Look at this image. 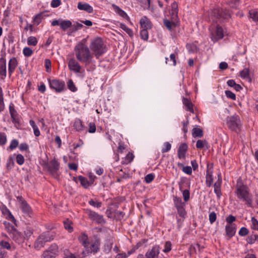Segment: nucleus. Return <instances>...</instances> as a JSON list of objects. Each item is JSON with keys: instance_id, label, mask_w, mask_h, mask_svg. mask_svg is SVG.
I'll return each mask as SVG.
<instances>
[{"instance_id": "9b49d317", "label": "nucleus", "mask_w": 258, "mask_h": 258, "mask_svg": "<svg viewBox=\"0 0 258 258\" xmlns=\"http://www.w3.org/2000/svg\"><path fill=\"white\" fill-rule=\"evenodd\" d=\"M86 214L92 221L94 222L97 224H103L105 223V220H104L103 216L95 211L89 209H86Z\"/></svg>"}, {"instance_id": "423d86ee", "label": "nucleus", "mask_w": 258, "mask_h": 258, "mask_svg": "<svg viewBox=\"0 0 258 258\" xmlns=\"http://www.w3.org/2000/svg\"><path fill=\"white\" fill-rule=\"evenodd\" d=\"M226 124L229 129L237 132L241 125V121L238 115L234 114L226 118Z\"/></svg>"}, {"instance_id": "bb28decb", "label": "nucleus", "mask_w": 258, "mask_h": 258, "mask_svg": "<svg viewBox=\"0 0 258 258\" xmlns=\"http://www.w3.org/2000/svg\"><path fill=\"white\" fill-rule=\"evenodd\" d=\"M79 242L85 248L88 246L89 243L88 235L85 233H82L78 237Z\"/></svg>"}, {"instance_id": "412c9836", "label": "nucleus", "mask_w": 258, "mask_h": 258, "mask_svg": "<svg viewBox=\"0 0 258 258\" xmlns=\"http://www.w3.org/2000/svg\"><path fill=\"white\" fill-rule=\"evenodd\" d=\"M187 149L188 146L186 143H182L180 144L177 151L178 157L180 159H184Z\"/></svg>"}, {"instance_id": "20e7f679", "label": "nucleus", "mask_w": 258, "mask_h": 258, "mask_svg": "<svg viewBox=\"0 0 258 258\" xmlns=\"http://www.w3.org/2000/svg\"><path fill=\"white\" fill-rule=\"evenodd\" d=\"M90 48L94 52L96 58H98L106 51V47L104 42L99 37L95 38L91 40Z\"/></svg>"}, {"instance_id": "774afa93", "label": "nucleus", "mask_w": 258, "mask_h": 258, "mask_svg": "<svg viewBox=\"0 0 258 258\" xmlns=\"http://www.w3.org/2000/svg\"><path fill=\"white\" fill-rule=\"evenodd\" d=\"M154 175L153 174H148L145 176V181L146 182V183H149L154 180Z\"/></svg>"}, {"instance_id": "f3484780", "label": "nucleus", "mask_w": 258, "mask_h": 258, "mask_svg": "<svg viewBox=\"0 0 258 258\" xmlns=\"http://www.w3.org/2000/svg\"><path fill=\"white\" fill-rule=\"evenodd\" d=\"M236 227L235 224H227L225 226L226 237L229 240L235 234Z\"/></svg>"}, {"instance_id": "79ce46f5", "label": "nucleus", "mask_w": 258, "mask_h": 258, "mask_svg": "<svg viewBox=\"0 0 258 258\" xmlns=\"http://www.w3.org/2000/svg\"><path fill=\"white\" fill-rule=\"evenodd\" d=\"M33 229L31 227H28L24 231L25 240L28 239L33 233Z\"/></svg>"}, {"instance_id": "ddd939ff", "label": "nucleus", "mask_w": 258, "mask_h": 258, "mask_svg": "<svg viewBox=\"0 0 258 258\" xmlns=\"http://www.w3.org/2000/svg\"><path fill=\"white\" fill-rule=\"evenodd\" d=\"M77 60L74 58H71L69 60L68 68L70 71L75 73H80L82 67Z\"/></svg>"}, {"instance_id": "a19ab883", "label": "nucleus", "mask_w": 258, "mask_h": 258, "mask_svg": "<svg viewBox=\"0 0 258 258\" xmlns=\"http://www.w3.org/2000/svg\"><path fill=\"white\" fill-rule=\"evenodd\" d=\"M120 28L124 30L130 36H133L134 33L133 30L126 26L124 24L121 23L120 24Z\"/></svg>"}, {"instance_id": "f03ea898", "label": "nucleus", "mask_w": 258, "mask_h": 258, "mask_svg": "<svg viewBox=\"0 0 258 258\" xmlns=\"http://www.w3.org/2000/svg\"><path fill=\"white\" fill-rule=\"evenodd\" d=\"M77 59L86 65L90 64L92 61L93 54L91 52L89 48L84 43L80 42L74 48Z\"/></svg>"}, {"instance_id": "f8f14e48", "label": "nucleus", "mask_w": 258, "mask_h": 258, "mask_svg": "<svg viewBox=\"0 0 258 258\" xmlns=\"http://www.w3.org/2000/svg\"><path fill=\"white\" fill-rule=\"evenodd\" d=\"M223 37V30L219 25H217L215 29L211 30V38L214 42H217L218 40L222 39Z\"/></svg>"}, {"instance_id": "c9c22d12", "label": "nucleus", "mask_w": 258, "mask_h": 258, "mask_svg": "<svg viewBox=\"0 0 258 258\" xmlns=\"http://www.w3.org/2000/svg\"><path fill=\"white\" fill-rule=\"evenodd\" d=\"M14 157L12 155H11L9 157L6 164L7 170H11L14 167Z\"/></svg>"}, {"instance_id": "4d7b16f0", "label": "nucleus", "mask_w": 258, "mask_h": 258, "mask_svg": "<svg viewBox=\"0 0 258 258\" xmlns=\"http://www.w3.org/2000/svg\"><path fill=\"white\" fill-rule=\"evenodd\" d=\"M171 148V144L169 142H166L164 143L163 144V147L162 149V153L167 152L170 150Z\"/></svg>"}, {"instance_id": "69168bd1", "label": "nucleus", "mask_w": 258, "mask_h": 258, "mask_svg": "<svg viewBox=\"0 0 258 258\" xmlns=\"http://www.w3.org/2000/svg\"><path fill=\"white\" fill-rule=\"evenodd\" d=\"M19 145V142L16 139H13L10 144V145L9 146L10 149L11 150H13L16 148Z\"/></svg>"}, {"instance_id": "13d9d810", "label": "nucleus", "mask_w": 258, "mask_h": 258, "mask_svg": "<svg viewBox=\"0 0 258 258\" xmlns=\"http://www.w3.org/2000/svg\"><path fill=\"white\" fill-rule=\"evenodd\" d=\"M0 246L3 248H6L8 250H10L11 248V246L9 242L4 240L0 241Z\"/></svg>"}, {"instance_id": "0eeeda50", "label": "nucleus", "mask_w": 258, "mask_h": 258, "mask_svg": "<svg viewBox=\"0 0 258 258\" xmlns=\"http://www.w3.org/2000/svg\"><path fill=\"white\" fill-rule=\"evenodd\" d=\"M47 171L50 174L55 178L59 177L58 171L59 170L60 164L55 159L51 160L49 163L46 164Z\"/></svg>"}, {"instance_id": "473e14b6", "label": "nucleus", "mask_w": 258, "mask_h": 258, "mask_svg": "<svg viewBox=\"0 0 258 258\" xmlns=\"http://www.w3.org/2000/svg\"><path fill=\"white\" fill-rule=\"evenodd\" d=\"M204 135L202 129L198 127H195L192 130V136L194 138H202Z\"/></svg>"}, {"instance_id": "e433bc0d", "label": "nucleus", "mask_w": 258, "mask_h": 258, "mask_svg": "<svg viewBox=\"0 0 258 258\" xmlns=\"http://www.w3.org/2000/svg\"><path fill=\"white\" fill-rule=\"evenodd\" d=\"M78 179L79 180V181L80 182L81 184L84 188H87L89 186V185H90L88 179L86 177H85L82 175H79L78 177Z\"/></svg>"}, {"instance_id": "a211bd4d", "label": "nucleus", "mask_w": 258, "mask_h": 258, "mask_svg": "<svg viewBox=\"0 0 258 258\" xmlns=\"http://www.w3.org/2000/svg\"><path fill=\"white\" fill-rule=\"evenodd\" d=\"M0 76L3 80L7 76L6 59L4 56L0 58Z\"/></svg>"}, {"instance_id": "0e129e2a", "label": "nucleus", "mask_w": 258, "mask_h": 258, "mask_svg": "<svg viewBox=\"0 0 258 258\" xmlns=\"http://www.w3.org/2000/svg\"><path fill=\"white\" fill-rule=\"evenodd\" d=\"M239 1V0H230L228 4L230 7L236 9L238 6Z\"/></svg>"}, {"instance_id": "2eb2a0df", "label": "nucleus", "mask_w": 258, "mask_h": 258, "mask_svg": "<svg viewBox=\"0 0 258 258\" xmlns=\"http://www.w3.org/2000/svg\"><path fill=\"white\" fill-rule=\"evenodd\" d=\"M9 111L13 122L19 124L20 119L18 116L19 115L15 108L14 104L12 102H11L9 105Z\"/></svg>"}, {"instance_id": "e2e57ef3", "label": "nucleus", "mask_w": 258, "mask_h": 258, "mask_svg": "<svg viewBox=\"0 0 258 258\" xmlns=\"http://www.w3.org/2000/svg\"><path fill=\"white\" fill-rule=\"evenodd\" d=\"M89 204L91 205L92 206H93L96 208H100L101 207L102 203L98 201H95L93 199H91L89 201Z\"/></svg>"}, {"instance_id": "8fccbe9b", "label": "nucleus", "mask_w": 258, "mask_h": 258, "mask_svg": "<svg viewBox=\"0 0 258 258\" xmlns=\"http://www.w3.org/2000/svg\"><path fill=\"white\" fill-rule=\"evenodd\" d=\"M251 221L252 224L251 226V229L258 230V221L257 219L255 217H252L251 219Z\"/></svg>"}, {"instance_id": "4c0bfd02", "label": "nucleus", "mask_w": 258, "mask_h": 258, "mask_svg": "<svg viewBox=\"0 0 258 258\" xmlns=\"http://www.w3.org/2000/svg\"><path fill=\"white\" fill-rule=\"evenodd\" d=\"M214 192L217 195V197L218 199H220L222 194L221 191V182H216L214 184Z\"/></svg>"}, {"instance_id": "a18cd8bd", "label": "nucleus", "mask_w": 258, "mask_h": 258, "mask_svg": "<svg viewBox=\"0 0 258 258\" xmlns=\"http://www.w3.org/2000/svg\"><path fill=\"white\" fill-rule=\"evenodd\" d=\"M240 76L242 79H249L250 78L249 69L244 68L243 70L240 71Z\"/></svg>"}, {"instance_id": "f704fd0d", "label": "nucleus", "mask_w": 258, "mask_h": 258, "mask_svg": "<svg viewBox=\"0 0 258 258\" xmlns=\"http://www.w3.org/2000/svg\"><path fill=\"white\" fill-rule=\"evenodd\" d=\"M3 224L5 225V227L7 231H8V232L9 233L10 235L13 233L14 232V231H16L17 230L15 226L12 225L9 222L4 221Z\"/></svg>"}, {"instance_id": "2f4dec72", "label": "nucleus", "mask_w": 258, "mask_h": 258, "mask_svg": "<svg viewBox=\"0 0 258 258\" xmlns=\"http://www.w3.org/2000/svg\"><path fill=\"white\" fill-rule=\"evenodd\" d=\"M75 129L78 132H81L84 130V125L83 124L82 120L80 119H76L74 124Z\"/></svg>"}, {"instance_id": "9d476101", "label": "nucleus", "mask_w": 258, "mask_h": 258, "mask_svg": "<svg viewBox=\"0 0 258 258\" xmlns=\"http://www.w3.org/2000/svg\"><path fill=\"white\" fill-rule=\"evenodd\" d=\"M17 199L20 203V208L24 216L28 217H31L33 215V211L29 205L22 196L18 197Z\"/></svg>"}, {"instance_id": "de8ad7c7", "label": "nucleus", "mask_w": 258, "mask_h": 258, "mask_svg": "<svg viewBox=\"0 0 258 258\" xmlns=\"http://www.w3.org/2000/svg\"><path fill=\"white\" fill-rule=\"evenodd\" d=\"M257 236V234H252L250 235H249L246 240V242H247L248 244H253L255 242H256V237Z\"/></svg>"}, {"instance_id": "7ed1b4c3", "label": "nucleus", "mask_w": 258, "mask_h": 258, "mask_svg": "<svg viewBox=\"0 0 258 258\" xmlns=\"http://www.w3.org/2000/svg\"><path fill=\"white\" fill-rule=\"evenodd\" d=\"M208 16L210 21L213 22H221L228 20L230 17L231 14L227 10L216 8L209 11Z\"/></svg>"}, {"instance_id": "6e6552de", "label": "nucleus", "mask_w": 258, "mask_h": 258, "mask_svg": "<svg viewBox=\"0 0 258 258\" xmlns=\"http://www.w3.org/2000/svg\"><path fill=\"white\" fill-rule=\"evenodd\" d=\"M100 239L97 236L91 239L88 243V246L85 247L86 250L88 253H93L95 254L100 250Z\"/></svg>"}, {"instance_id": "a878e982", "label": "nucleus", "mask_w": 258, "mask_h": 258, "mask_svg": "<svg viewBox=\"0 0 258 258\" xmlns=\"http://www.w3.org/2000/svg\"><path fill=\"white\" fill-rule=\"evenodd\" d=\"M112 7L114 10L115 12L117 13L120 16L123 18H126L127 19H129V17L127 16V14L122 9H121L118 6L115 4H112Z\"/></svg>"}, {"instance_id": "72a5a7b5", "label": "nucleus", "mask_w": 258, "mask_h": 258, "mask_svg": "<svg viewBox=\"0 0 258 258\" xmlns=\"http://www.w3.org/2000/svg\"><path fill=\"white\" fill-rule=\"evenodd\" d=\"M72 23L70 20H62L60 23V28L63 31L66 30L67 29L71 27Z\"/></svg>"}, {"instance_id": "37998d69", "label": "nucleus", "mask_w": 258, "mask_h": 258, "mask_svg": "<svg viewBox=\"0 0 258 258\" xmlns=\"http://www.w3.org/2000/svg\"><path fill=\"white\" fill-rule=\"evenodd\" d=\"M38 43L37 38L34 36H30L27 38V44L29 46H36Z\"/></svg>"}, {"instance_id": "58836bf2", "label": "nucleus", "mask_w": 258, "mask_h": 258, "mask_svg": "<svg viewBox=\"0 0 258 258\" xmlns=\"http://www.w3.org/2000/svg\"><path fill=\"white\" fill-rule=\"evenodd\" d=\"M43 13H40L37 15H36L33 19V22L38 25L40 24L42 21V20L43 19Z\"/></svg>"}, {"instance_id": "6ab92c4d", "label": "nucleus", "mask_w": 258, "mask_h": 258, "mask_svg": "<svg viewBox=\"0 0 258 258\" xmlns=\"http://www.w3.org/2000/svg\"><path fill=\"white\" fill-rule=\"evenodd\" d=\"M17 66L18 61L16 58L14 57L11 58L8 63V73L10 77L14 72Z\"/></svg>"}, {"instance_id": "b1692460", "label": "nucleus", "mask_w": 258, "mask_h": 258, "mask_svg": "<svg viewBox=\"0 0 258 258\" xmlns=\"http://www.w3.org/2000/svg\"><path fill=\"white\" fill-rule=\"evenodd\" d=\"M182 103L185 106L186 110L190 111L192 113H194V110L193 109V104L191 102L190 100L188 98L183 97Z\"/></svg>"}, {"instance_id": "4be33fe9", "label": "nucleus", "mask_w": 258, "mask_h": 258, "mask_svg": "<svg viewBox=\"0 0 258 258\" xmlns=\"http://www.w3.org/2000/svg\"><path fill=\"white\" fill-rule=\"evenodd\" d=\"M173 202L174 207L176 208V210L185 207L186 202H183L181 198L177 197V196L174 197Z\"/></svg>"}, {"instance_id": "1a4fd4ad", "label": "nucleus", "mask_w": 258, "mask_h": 258, "mask_svg": "<svg viewBox=\"0 0 258 258\" xmlns=\"http://www.w3.org/2000/svg\"><path fill=\"white\" fill-rule=\"evenodd\" d=\"M49 87L53 89L56 93H60L65 90V83L62 80L57 79H48Z\"/></svg>"}, {"instance_id": "6e6d98bb", "label": "nucleus", "mask_w": 258, "mask_h": 258, "mask_svg": "<svg viewBox=\"0 0 258 258\" xmlns=\"http://www.w3.org/2000/svg\"><path fill=\"white\" fill-rule=\"evenodd\" d=\"M23 52L24 55L27 57H29L31 56L33 54L32 50L30 48L28 47H25V48H24Z\"/></svg>"}, {"instance_id": "39448f33", "label": "nucleus", "mask_w": 258, "mask_h": 258, "mask_svg": "<svg viewBox=\"0 0 258 258\" xmlns=\"http://www.w3.org/2000/svg\"><path fill=\"white\" fill-rule=\"evenodd\" d=\"M54 235L50 231H45L42 233L36 239L34 242V248L37 250L44 247L45 243L50 242L54 239Z\"/></svg>"}, {"instance_id": "338daca9", "label": "nucleus", "mask_w": 258, "mask_h": 258, "mask_svg": "<svg viewBox=\"0 0 258 258\" xmlns=\"http://www.w3.org/2000/svg\"><path fill=\"white\" fill-rule=\"evenodd\" d=\"M7 142V137L5 133H0V146L6 144Z\"/></svg>"}, {"instance_id": "49530a36", "label": "nucleus", "mask_w": 258, "mask_h": 258, "mask_svg": "<svg viewBox=\"0 0 258 258\" xmlns=\"http://www.w3.org/2000/svg\"><path fill=\"white\" fill-rule=\"evenodd\" d=\"M149 29H143L140 31V37L141 39L147 41L149 38V33L148 30Z\"/></svg>"}, {"instance_id": "cd10ccee", "label": "nucleus", "mask_w": 258, "mask_h": 258, "mask_svg": "<svg viewBox=\"0 0 258 258\" xmlns=\"http://www.w3.org/2000/svg\"><path fill=\"white\" fill-rule=\"evenodd\" d=\"M178 5L175 2L171 4V17L172 19L178 18Z\"/></svg>"}, {"instance_id": "393cba45", "label": "nucleus", "mask_w": 258, "mask_h": 258, "mask_svg": "<svg viewBox=\"0 0 258 258\" xmlns=\"http://www.w3.org/2000/svg\"><path fill=\"white\" fill-rule=\"evenodd\" d=\"M176 19H172V20H175ZM163 23L164 26L167 28L168 30L169 31H171L173 28H175L177 26V22L175 21H171L167 19L163 20Z\"/></svg>"}, {"instance_id": "c03bdc74", "label": "nucleus", "mask_w": 258, "mask_h": 258, "mask_svg": "<svg viewBox=\"0 0 258 258\" xmlns=\"http://www.w3.org/2000/svg\"><path fill=\"white\" fill-rule=\"evenodd\" d=\"M67 86H68V89L73 92H75L77 91V88L74 84V83L72 79H70L68 81Z\"/></svg>"}, {"instance_id": "09e8293b", "label": "nucleus", "mask_w": 258, "mask_h": 258, "mask_svg": "<svg viewBox=\"0 0 258 258\" xmlns=\"http://www.w3.org/2000/svg\"><path fill=\"white\" fill-rule=\"evenodd\" d=\"M208 145V143L206 140H199L196 143V147L198 149H203L205 146Z\"/></svg>"}, {"instance_id": "052dcab7", "label": "nucleus", "mask_w": 258, "mask_h": 258, "mask_svg": "<svg viewBox=\"0 0 258 258\" xmlns=\"http://www.w3.org/2000/svg\"><path fill=\"white\" fill-rule=\"evenodd\" d=\"M248 233H249L248 229L247 228L244 227H241L238 232L239 235L241 236H245L246 235H247L248 234Z\"/></svg>"}, {"instance_id": "7c9ffc66", "label": "nucleus", "mask_w": 258, "mask_h": 258, "mask_svg": "<svg viewBox=\"0 0 258 258\" xmlns=\"http://www.w3.org/2000/svg\"><path fill=\"white\" fill-rule=\"evenodd\" d=\"M3 213L7 215V219L12 221L16 226H17V220L9 209L6 208L5 210L3 211Z\"/></svg>"}, {"instance_id": "c85d7f7f", "label": "nucleus", "mask_w": 258, "mask_h": 258, "mask_svg": "<svg viewBox=\"0 0 258 258\" xmlns=\"http://www.w3.org/2000/svg\"><path fill=\"white\" fill-rule=\"evenodd\" d=\"M206 183L208 187H210L213 183V175L212 172H210L208 168L206 171Z\"/></svg>"}, {"instance_id": "c756f323", "label": "nucleus", "mask_w": 258, "mask_h": 258, "mask_svg": "<svg viewBox=\"0 0 258 258\" xmlns=\"http://www.w3.org/2000/svg\"><path fill=\"white\" fill-rule=\"evenodd\" d=\"M179 188L180 191H182V196L185 202H187L190 199V192L188 189L182 190V186L181 183H179Z\"/></svg>"}, {"instance_id": "5701e85b", "label": "nucleus", "mask_w": 258, "mask_h": 258, "mask_svg": "<svg viewBox=\"0 0 258 258\" xmlns=\"http://www.w3.org/2000/svg\"><path fill=\"white\" fill-rule=\"evenodd\" d=\"M78 8L80 10H84L88 13H92L93 11L92 7L87 3H79L78 4Z\"/></svg>"}, {"instance_id": "5fc2aeb1", "label": "nucleus", "mask_w": 258, "mask_h": 258, "mask_svg": "<svg viewBox=\"0 0 258 258\" xmlns=\"http://www.w3.org/2000/svg\"><path fill=\"white\" fill-rule=\"evenodd\" d=\"M177 213L179 215V217L183 219H185L186 216V211H185V208H181L179 209H177Z\"/></svg>"}, {"instance_id": "4468645a", "label": "nucleus", "mask_w": 258, "mask_h": 258, "mask_svg": "<svg viewBox=\"0 0 258 258\" xmlns=\"http://www.w3.org/2000/svg\"><path fill=\"white\" fill-rule=\"evenodd\" d=\"M160 247L158 245H154L151 249H148L145 255V258H158Z\"/></svg>"}, {"instance_id": "f257e3e1", "label": "nucleus", "mask_w": 258, "mask_h": 258, "mask_svg": "<svg viewBox=\"0 0 258 258\" xmlns=\"http://www.w3.org/2000/svg\"><path fill=\"white\" fill-rule=\"evenodd\" d=\"M234 194L240 202L244 203L248 207H252V195L250 192V189L241 181L237 182Z\"/></svg>"}, {"instance_id": "bf43d9fd", "label": "nucleus", "mask_w": 258, "mask_h": 258, "mask_svg": "<svg viewBox=\"0 0 258 258\" xmlns=\"http://www.w3.org/2000/svg\"><path fill=\"white\" fill-rule=\"evenodd\" d=\"M47 250H50L52 253H54V254L56 255L58 252V246L55 244H53L48 248Z\"/></svg>"}, {"instance_id": "aec40b11", "label": "nucleus", "mask_w": 258, "mask_h": 258, "mask_svg": "<svg viewBox=\"0 0 258 258\" xmlns=\"http://www.w3.org/2000/svg\"><path fill=\"white\" fill-rule=\"evenodd\" d=\"M140 24L142 29H151L152 28V23L150 19L146 16H143L140 20Z\"/></svg>"}, {"instance_id": "864d4df0", "label": "nucleus", "mask_w": 258, "mask_h": 258, "mask_svg": "<svg viewBox=\"0 0 258 258\" xmlns=\"http://www.w3.org/2000/svg\"><path fill=\"white\" fill-rule=\"evenodd\" d=\"M50 250H45L43 252L42 258H54L56 255L54 254V253H52L50 252Z\"/></svg>"}, {"instance_id": "dca6fc26", "label": "nucleus", "mask_w": 258, "mask_h": 258, "mask_svg": "<svg viewBox=\"0 0 258 258\" xmlns=\"http://www.w3.org/2000/svg\"><path fill=\"white\" fill-rule=\"evenodd\" d=\"M12 239L17 243L19 244H22L25 241V238L22 233L17 229L10 235Z\"/></svg>"}, {"instance_id": "3c124183", "label": "nucleus", "mask_w": 258, "mask_h": 258, "mask_svg": "<svg viewBox=\"0 0 258 258\" xmlns=\"http://www.w3.org/2000/svg\"><path fill=\"white\" fill-rule=\"evenodd\" d=\"M16 160L17 163L20 165H23L25 162V158L24 156L21 154H18L16 156Z\"/></svg>"}, {"instance_id": "680f3d73", "label": "nucleus", "mask_w": 258, "mask_h": 258, "mask_svg": "<svg viewBox=\"0 0 258 258\" xmlns=\"http://www.w3.org/2000/svg\"><path fill=\"white\" fill-rule=\"evenodd\" d=\"M226 96L233 100H236V95L234 93L229 90H226L225 92Z\"/></svg>"}, {"instance_id": "603ef678", "label": "nucleus", "mask_w": 258, "mask_h": 258, "mask_svg": "<svg viewBox=\"0 0 258 258\" xmlns=\"http://www.w3.org/2000/svg\"><path fill=\"white\" fill-rule=\"evenodd\" d=\"M172 244L170 241H167L165 242L164 245V249L163 251L165 253H168L171 250Z\"/></svg>"}, {"instance_id": "ea45409f", "label": "nucleus", "mask_w": 258, "mask_h": 258, "mask_svg": "<svg viewBox=\"0 0 258 258\" xmlns=\"http://www.w3.org/2000/svg\"><path fill=\"white\" fill-rule=\"evenodd\" d=\"M249 17L254 22H258V11L251 10L249 11Z\"/></svg>"}]
</instances>
